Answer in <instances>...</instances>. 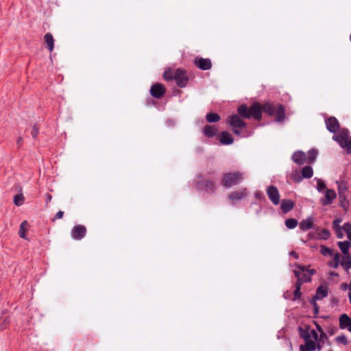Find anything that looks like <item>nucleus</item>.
Listing matches in <instances>:
<instances>
[{
	"label": "nucleus",
	"instance_id": "1",
	"mask_svg": "<svg viewBox=\"0 0 351 351\" xmlns=\"http://www.w3.org/2000/svg\"><path fill=\"white\" fill-rule=\"evenodd\" d=\"M262 110L269 115H275L276 121L281 122L285 119V110L282 105H274L271 103H266L261 108L259 104H255L250 108L246 105H241L238 108V113L243 118L254 117L256 120H261Z\"/></svg>",
	"mask_w": 351,
	"mask_h": 351
},
{
	"label": "nucleus",
	"instance_id": "2",
	"mask_svg": "<svg viewBox=\"0 0 351 351\" xmlns=\"http://www.w3.org/2000/svg\"><path fill=\"white\" fill-rule=\"evenodd\" d=\"M316 326L320 333L319 337L317 332L310 327H306L304 329L301 330L300 335L306 341V343L300 346V351H313L316 348L318 350H321L322 348L324 345L323 338L326 337V335L319 325Z\"/></svg>",
	"mask_w": 351,
	"mask_h": 351
},
{
	"label": "nucleus",
	"instance_id": "3",
	"mask_svg": "<svg viewBox=\"0 0 351 351\" xmlns=\"http://www.w3.org/2000/svg\"><path fill=\"white\" fill-rule=\"evenodd\" d=\"M349 136V130L342 129L339 134L332 136V139L337 141L342 148L345 149L348 154L351 153V139Z\"/></svg>",
	"mask_w": 351,
	"mask_h": 351
},
{
	"label": "nucleus",
	"instance_id": "4",
	"mask_svg": "<svg viewBox=\"0 0 351 351\" xmlns=\"http://www.w3.org/2000/svg\"><path fill=\"white\" fill-rule=\"evenodd\" d=\"M338 246L343 253L341 258V265L346 271H348L349 269L351 268V258L348 253L350 243L349 241H339L338 242Z\"/></svg>",
	"mask_w": 351,
	"mask_h": 351
},
{
	"label": "nucleus",
	"instance_id": "5",
	"mask_svg": "<svg viewBox=\"0 0 351 351\" xmlns=\"http://www.w3.org/2000/svg\"><path fill=\"white\" fill-rule=\"evenodd\" d=\"M340 219H336L333 221V228L335 230L337 237L339 239L343 237L346 234L348 239L351 240V225L349 223H345L343 226L341 227L339 223Z\"/></svg>",
	"mask_w": 351,
	"mask_h": 351
},
{
	"label": "nucleus",
	"instance_id": "6",
	"mask_svg": "<svg viewBox=\"0 0 351 351\" xmlns=\"http://www.w3.org/2000/svg\"><path fill=\"white\" fill-rule=\"evenodd\" d=\"M243 176L240 173H229L223 176L221 184L226 187H230L242 180Z\"/></svg>",
	"mask_w": 351,
	"mask_h": 351
},
{
	"label": "nucleus",
	"instance_id": "7",
	"mask_svg": "<svg viewBox=\"0 0 351 351\" xmlns=\"http://www.w3.org/2000/svg\"><path fill=\"white\" fill-rule=\"evenodd\" d=\"M300 270H295L294 274L298 278L297 282H300V280L304 282H309L311 280V276L313 275L315 272L314 269L307 270L306 266H298Z\"/></svg>",
	"mask_w": 351,
	"mask_h": 351
},
{
	"label": "nucleus",
	"instance_id": "8",
	"mask_svg": "<svg viewBox=\"0 0 351 351\" xmlns=\"http://www.w3.org/2000/svg\"><path fill=\"white\" fill-rule=\"evenodd\" d=\"M328 295V288L326 286L321 285L319 286L316 291V294L313 298V301L311 302L313 304L314 310L316 313H318L319 307L315 303L316 300H321Z\"/></svg>",
	"mask_w": 351,
	"mask_h": 351
},
{
	"label": "nucleus",
	"instance_id": "9",
	"mask_svg": "<svg viewBox=\"0 0 351 351\" xmlns=\"http://www.w3.org/2000/svg\"><path fill=\"white\" fill-rule=\"evenodd\" d=\"M267 194L273 204L278 205L280 203V193L276 186H269L267 189Z\"/></svg>",
	"mask_w": 351,
	"mask_h": 351
},
{
	"label": "nucleus",
	"instance_id": "10",
	"mask_svg": "<svg viewBox=\"0 0 351 351\" xmlns=\"http://www.w3.org/2000/svg\"><path fill=\"white\" fill-rule=\"evenodd\" d=\"M324 198L320 199V202L323 206L331 204L337 197V194L332 189H326L324 192Z\"/></svg>",
	"mask_w": 351,
	"mask_h": 351
},
{
	"label": "nucleus",
	"instance_id": "11",
	"mask_svg": "<svg viewBox=\"0 0 351 351\" xmlns=\"http://www.w3.org/2000/svg\"><path fill=\"white\" fill-rule=\"evenodd\" d=\"M174 79L179 86H184L188 81L186 72L182 69H178L174 73Z\"/></svg>",
	"mask_w": 351,
	"mask_h": 351
},
{
	"label": "nucleus",
	"instance_id": "12",
	"mask_svg": "<svg viewBox=\"0 0 351 351\" xmlns=\"http://www.w3.org/2000/svg\"><path fill=\"white\" fill-rule=\"evenodd\" d=\"M338 189H339V195L341 200V205L342 206H345V204L343 202V200L346 199L345 193L347 191L349 187L348 182L345 180H341L340 181H337Z\"/></svg>",
	"mask_w": 351,
	"mask_h": 351
},
{
	"label": "nucleus",
	"instance_id": "13",
	"mask_svg": "<svg viewBox=\"0 0 351 351\" xmlns=\"http://www.w3.org/2000/svg\"><path fill=\"white\" fill-rule=\"evenodd\" d=\"M165 93V88L162 84L156 83L152 86L150 88V94L152 97L159 99Z\"/></svg>",
	"mask_w": 351,
	"mask_h": 351
},
{
	"label": "nucleus",
	"instance_id": "14",
	"mask_svg": "<svg viewBox=\"0 0 351 351\" xmlns=\"http://www.w3.org/2000/svg\"><path fill=\"white\" fill-rule=\"evenodd\" d=\"M325 123L327 130L332 133H335L339 128V121L334 117L326 119Z\"/></svg>",
	"mask_w": 351,
	"mask_h": 351
},
{
	"label": "nucleus",
	"instance_id": "15",
	"mask_svg": "<svg viewBox=\"0 0 351 351\" xmlns=\"http://www.w3.org/2000/svg\"><path fill=\"white\" fill-rule=\"evenodd\" d=\"M86 229L84 226H75L71 230V236L75 240L82 239L86 234Z\"/></svg>",
	"mask_w": 351,
	"mask_h": 351
},
{
	"label": "nucleus",
	"instance_id": "16",
	"mask_svg": "<svg viewBox=\"0 0 351 351\" xmlns=\"http://www.w3.org/2000/svg\"><path fill=\"white\" fill-rule=\"evenodd\" d=\"M228 122L233 128H243L245 127V122L237 114L230 116Z\"/></svg>",
	"mask_w": 351,
	"mask_h": 351
},
{
	"label": "nucleus",
	"instance_id": "17",
	"mask_svg": "<svg viewBox=\"0 0 351 351\" xmlns=\"http://www.w3.org/2000/svg\"><path fill=\"white\" fill-rule=\"evenodd\" d=\"M194 64L202 70H208L211 68L212 63L208 58H196Z\"/></svg>",
	"mask_w": 351,
	"mask_h": 351
},
{
	"label": "nucleus",
	"instance_id": "18",
	"mask_svg": "<svg viewBox=\"0 0 351 351\" xmlns=\"http://www.w3.org/2000/svg\"><path fill=\"white\" fill-rule=\"evenodd\" d=\"M339 328L341 329H348L351 332V318L346 314H343L339 317Z\"/></svg>",
	"mask_w": 351,
	"mask_h": 351
},
{
	"label": "nucleus",
	"instance_id": "19",
	"mask_svg": "<svg viewBox=\"0 0 351 351\" xmlns=\"http://www.w3.org/2000/svg\"><path fill=\"white\" fill-rule=\"evenodd\" d=\"M293 161L298 165H302L306 160V154L301 151H298L292 155Z\"/></svg>",
	"mask_w": 351,
	"mask_h": 351
},
{
	"label": "nucleus",
	"instance_id": "20",
	"mask_svg": "<svg viewBox=\"0 0 351 351\" xmlns=\"http://www.w3.org/2000/svg\"><path fill=\"white\" fill-rule=\"evenodd\" d=\"M313 217H309L306 219H303L302 221H301L299 224V227L302 231H306L313 228Z\"/></svg>",
	"mask_w": 351,
	"mask_h": 351
},
{
	"label": "nucleus",
	"instance_id": "21",
	"mask_svg": "<svg viewBox=\"0 0 351 351\" xmlns=\"http://www.w3.org/2000/svg\"><path fill=\"white\" fill-rule=\"evenodd\" d=\"M246 189H241L237 191H234L230 193L229 199L232 201H237L242 199L246 196Z\"/></svg>",
	"mask_w": 351,
	"mask_h": 351
},
{
	"label": "nucleus",
	"instance_id": "22",
	"mask_svg": "<svg viewBox=\"0 0 351 351\" xmlns=\"http://www.w3.org/2000/svg\"><path fill=\"white\" fill-rule=\"evenodd\" d=\"M294 207V202L290 199H283L281 202L280 208L283 213H287Z\"/></svg>",
	"mask_w": 351,
	"mask_h": 351
},
{
	"label": "nucleus",
	"instance_id": "23",
	"mask_svg": "<svg viewBox=\"0 0 351 351\" xmlns=\"http://www.w3.org/2000/svg\"><path fill=\"white\" fill-rule=\"evenodd\" d=\"M220 142L224 145H230L233 143V138L228 132H223L220 135Z\"/></svg>",
	"mask_w": 351,
	"mask_h": 351
},
{
	"label": "nucleus",
	"instance_id": "24",
	"mask_svg": "<svg viewBox=\"0 0 351 351\" xmlns=\"http://www.w3.org/2000/svg\"><path fill=\"white\" fill-rule=\"evenodd\" d=\"M45 41L47 45V47L50 51H52L54 48V40L53 36L50 33H47L45 35Z\"/></svg>",
	"mask_w": 351,
	"mask_h": 351
},
{
	"label": "nucleus",
	"instance_id": "25",
	"mask_svg": "<svg viewBox=\"0 0 351 351\" xmlns=\"http://www.w3.org/2000/svg\"><path fill=\"white\" fill-rule=\"evenodd\" d=\"M332 261L328 263V265L330 267L337 268L339 265H341L340 256L338 253L334 254L332 256Z\"/></svg>",
	"mask_w": 351,
	"mask_h": 351
},
{
	"label": "nucleus",
	"instance_id": "26",
	"mask_svg": "<svg viewBox=\"0 0 351 351\" xmlns=\"http://www.w3.org/2000/svg\"><path fill=\"white\" fill-rule=\"evenodd\" d=\"M203 186L205 191H206L208 193H213L215 190V184L210 180H205L203 183Z\"/></svg>",
	"mask_w": 351,
	"mask_h": 351
},
{
	"label": "nucleus",
	"instance_id": "27",
	"mask_svg": "<svg viewBox=\"0 0 351 351\" xmlns=\"http://www.w3.org/2000/svg\"><path fill=\"white\" fill-rule=\"evenodd\" d=\"M204 133L208 137H212L217 133V128L213 125H206L204 129Z\"/></svg>",
	"mask_w": 351,
	"mask_h": 351
},
{
	"label": "nucleus",
	"instance_id": "28",
	"mask_svg": "<svg viewBox=\"0 0 351 351\" xmlns=\"http://www.w3.org/2000/svg\"><path fill=\"white\" fill-rule=\"evenodd\" d=\"M302 177L304 178H311L313 176V171L311 166H305L302 169Z\"/></svg>",
	"mask_w": 351,
	"mask_h": 351
},
{
	"label": "nucleus",
	"instance_id": "29",
	"mask_svg": "<svg viewBox=\"0 0 351 351\" xmlns=\"http://www.w3.org/2000/svg\"><path fill=\"white\" fill-rule=\"evenodd\" d=\"M28 223L27 221H23L19 228V234L21 238L26 239L25 231L27 229Z\"/></svg>",
	"mask_w": 351,
	"mask_h": 351
},
{
	"label": "nucleus",
	"instance_id": "30",
	"mask_svg": "<svg viewBox=\"0 0 351 351\" xmlns=\"http://www.w3.org/2000/svg\"><path fill=\"white\" fill-rule=\"evenodd\" d=\"M302 285V280H300V282H296V283L295 285V291L293 293V300L300 299V295H301L300 287H301Z\"/></svg>",
	"mask_w": 351,
	"mask_h": 351
},
{
	"label": "nucleus",
	"instance_id": "31",
	"mask_svg": "<svg viewBox=\"0 0 351 351\" xmlns=\"http://www.w3.org/2000/svg\"><path fill=\"white\" fill-rule=\"evenodd\" d=\"M206 120L209 123L217 122L220 120V116L216 113L210 112L206 114Z\"/></svg>",
	"mask_w": 351,
	"mask_h": 351
},
{
	"label": "nucleus",
	"instance_id": "32",
	"mask_svg": "<svg viewBox=\"0 0 351 351\" xmlns=\"http://www.w3.org/2000/svg\"><path fill=\"white\" fill-rule=\"evenodd\" d=\"M298 224V221L295 219L290 218L285 221V226L289 229L295 228Z\"/></svg>",
	"mask_w": 351,
	"mask_h": 351
},
{
	"label": "nucleus",
	"instance_id": "33",
	"mask_svg": "<svg viewBox=\"0 0 351 351\" xmlns=\"http://www.w3.org/2000/svg\"><path fill=\"white\" fill-rule=\"evenodd\" d=\"M320 253L325 256H332L334 254L332 250L325 245L321 246Z\"/></svg>",
	"mask_w": 351,
	"mask_h": 351
},
{
	"label": "nucleus",
	"instance_id": "34",
	"mask_svg": "<svg viewBox=\"0 0 351 351\" xmlns=\"http://www.w3.org/2000/svg\"><path fill=\"white\" fill-rule=\"evenodd\" d=\"M308 162L313 163L315 160L316 156L317 155V151L315 149H311L308 152Z\"/></svg>",
	"mask_w": 351,
	"mask_h": 351
},
{
	"label": "nucleus",
	"instance_id": "35",
	"mask_svg": "<svg viewBox=\"0 0 351 351\" xmlns=\"http://www.w3.org/2000/svg\"><path fill=\"white\" fill-rule=\"evenodd\" d=\"M315 180L317 182V190L320 193L322 192V191L326 189L324 182L319 178H315Z\"/></svg>",
	"mask_w": 351,
	"mask_h": 351
},
{
	"label": "nucleus",
	"instance_id": "36",
	"mask_svg": "<svg viewBox=\"0 0 351 351\" xmlns=\"http://www.w3.org/2000/svg\"><path fill=\"white\" fill-rule=\"evenodd\" d=\"M24 202V197L23 195H16L14 197V203L16 206H21Z\"/></svg>",
	"mask_w": 351,
	"mask_h": 351
},
{
	"label": "nucleus",
	"instance_id": "37",
	"mask_svg": "<svg viewBox=\"0 0 351 351\" xmlns=\"http://www.w3.org/2000/svg\"><path fill=\"white\" fill-rule=\"evenodd\" d=\"M163 77L166 80H171L174 79V73L172 70L169 69L164 72Z\"/></svg>",
	"mask_w": 351,
	"mask_h": 351
},
{
	"label": "nucleus",
	"instance_id": "38",
	"mask_svg": "<svg viewBox=\"0 0 351 351\" xmlns=\"http://www.w3.org/2000/svg\"><path fill=\"white\" fill-rule=\"evenodd\" d=\"M335 340L337 343L343 345H346L348 343L347 337L345 335H339L335 338Z\"/></svg>",
	"mask_w": 351,
	"mask_h": 351
},
{
	"label": "nucleus",
	"instance_id": "39",
	"mask_svg": "<svg viewBox=\"0 0 351 351\" xmlns=\"http://www.w3.org/2000/svg\"><path fill=\"white\" fill-rule=\"evenodd\" d=\"M341 289L346 291V289H349V292L348 293V298L351 302V284L348 285L347 283H342L341 285Z\"/></svg>",
	"mask_w": 351,
	"mask_h": 351
},
{
	"label": "nucleus",
	"instance_id": "40",
	"mask_svg": "<svg viewBox=\"0 0 351 351\" xmlns=\"http://www.w3.org/2000/svg\"><path fill=\"white\" fill-rule=\"evenodd\" d=\"M39 129L36 125H34L33 127L32 131V136L33 138H36L38 134Z\"/></svg>",
	"mask_w": 351,
	"mask_h": 351
},
{
	"label": "nucleus",
	"instance_id": "41",
	"mask_svg": "<svg viewBox=\"0 0 351 351\" xmlns=\"http://www.w3.org/2000/svg\"><path fill=\"white\" fill-rule=\"evenodd\" d=\"M322 237L324 239H328L330 237V232L327 230H324L322 231Z\"/></svg>",
	"mask_w": 351,
	"mask_h": 351
},
{
	"label": "nucleus",
	"instance_id": "42",
	"mask_svg": "<svg viewBox=\"0 0 351 351\" xmlns=\"http://www.w3.org/2000/svg\"><path fill=\"white\" fill-rule=\"evenodd\" d=\"M64 212L63 211H58L56 215V219H61L63 217Z\"/></svg>",
	"mask_w": 351,
	"mask_h": 351
},
{
	"label": "nucleus",
	"instance_id": "43",
	"mask_svg": "<svg viewBox=\"0 0 351 351\" xmlns=\"http://www.w3.org/2000/svg\"><path fill=\"white\" fill-rule=\"evenodd\" d=\"M51 199L52 196L50 194L47 193L46 195V203L48 204L51 200Z\"/></svg>",
	"mask_w": 351,
	"mask_h": 351
},
{
	"label": "nucleus",
	"instance_id": "44",
	"mask_svg": "<svg viewBox=\"0 0 351 351\" xmlns=\"http://www.w3.org/2000/svg\"><path fill=\"white\" fill-rule=\"evenodd\" d=\"M290 255H291V256H293V257H295V258H298V254H297V253H295V252H293H293H291L290 253Z\"/></svg>",
	"mask_w": 351,
	"mask_h": 351
},
{
	"label": "nucleus",
	"instance_id": "45",
	"mask_svg": "<svg viewBox=\"0 0 351 351\" xmlns=\"http://www.w3.org/2000/svg\"><path fill=\"white\" fill-rule=\"evenodd\" d=\"M238 129L239 128H233V131H234V134H236L237 135H240V132L239 131Z\"/></svg>",
	"mask_w": 351,
	"mask_h": 351
},
{
	"label": "nucleus",
	"instance_id": "46",
	"mask_svg": "<svg viewBox=\"0 0 351 351\" xmlns=\"http://www.w3.org/2000/svg\"><path fill=\"white\" fill-rule=\"evenodd\" d=\"M293 180L295 181V182H300V178H295V177L293 178Z\"/></svg>",
	"mask_w": 351,
	"mask_h": 351
},
{
	"label": "nucleus",
	"instance_id": "47",
	"mask_svg": "<svg viewBox=\"0 0 351 351\" xmlns=\"http://www.w3.org/2000/svg\"><path fill=\"white\" fill-rule=\"evenodd\" d=\"M335 330H336V329H333V330H332L330 332V335H333V334L335 332Z\"/></svg>",
	"mask_w": 351,
	"mask_h": 351
},
{
	"label": "nucleus",
	"instance_id": "48",
	"mask_svg": "<svg viewBox=\"0 0 351 351\" xmlns=\"http://www.w3.org/2000/svg\"><path fill=\"white\" fill-rule=\"evenodd\" d=\"M331 275L336 276L337 274L335 272H331Z\"/></svg>",
	"mask_w": 351,
	"mask_h": 351
},
{
	"label": "nucleus",
	"instance_id": "49",
	"mask_svg": "<svg viewBox=\"0 0 351 351\" xmlns=\"http://www.w3.org/2000/svg\"><path fill=\"white\" fill-rule=\"evenodd\" d=\"M21 138H19V139L18 140V143H19L21 142Z\"/></svg>",
	"mask_w": 351,
	"mask_h": 351
}]
</instances>
